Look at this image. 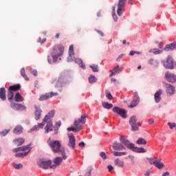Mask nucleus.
<instances>
[{
    "instance_id": "nucleus-1",
    "label": "nucleus",
    "mask_w": 176,
    "mask_h": 176,
    "mask_svg": "<svg viewBox=\"0 0 176 176\" xmlns=\"http://www.w3.org/2000/svg\"><path fill=\"white\" fill-rule=\"evenodd\" d=\"M120 141L121 144H124V145H125V146H126L128 149H131V151H133V152H137V153H145L146 152V151H145V148L142 147H135L134 146V144L131 143L129 140L124 138V137L123 136L120 137Z\"/></svg>"
},
{
    "instance_id": "nucleus-2",
    "label": "nucleus",
    "mask_w": 176,
    "mask_h": 176,
    "mask_svg": "<svg viewBox=\"0 0 176 176\" xmlns=\"http://www.w3.org/2000/svg\"><path fill=\"white\" fill-rule=\"evenodd\" d=\"M67 61L69 63L71 61H75V63L78 64L80 68H82V69H86V65H85L83 60H82L80 58H75V52H74V45H71L69 46Z\"/></svg>"
},
{
    "instance_id": "nucleus-3",
    "label": "nucleus",
    "mask_w": 176,
    "mask_h": 176,
    "mask_svg": "<svg viewBox=\"0 0 176 176\" xmlns=\"http://www.w3.org/2000/svg\"><path fill=\"white\" fill-rule=\"evenodd\" d=\"M64 50L65 47L63 44H58L53 47L51 55L52 56L54 63L57 62L58 57H61L64 54Z\"/></svg>"
},
{
    "instance_id": "nucleus-4",
    "label": "nucleus",
    "mask_w": 176,
    "mask_h": 176,
    "mask_svg": "<svg viewBox=\"0 0 176 176\" xmlns=\"http://www.w3.org/2000/svg\"><path fill=\"white\" fill-rule=\"evenodd\" d=\"M14 153H17V152H24V153H18L15 154V157H24L31 152V144H29L28 146H23L21 147H18L16 148H14L13 150Z\"/></svg>"
},
{
    "instance_id": "nucleus-5",
    "label": "nucleus",
    "mask_w": 176,
    "mask_h": 176,
    "mask_svg": "<svg viewBox=\"0 0 176 176\" xmlns=\"http://www.w3.org/2000/svg\"><path fill=\"white\" fill-rule=\"evenodd\" d=\"M162 63L166 69H174L176 67V62L171 56H168L166 60H162Z\"/></svg>"
},
{
    "instance_id": "nucleus-6",
    "label": "nucleus",
    "mask_w": 176,
    "mask_h": 176,
    "mask_svg": "<svg viewBox=\"0 0 176 176\" xmlns=\"http://www.w3.org/2000/svg\"><path fill=\"white\" fill-rule=\"evenodd\" d=\"M47 144L54 153H58L61 150V143L58 140H50L49 138Z\"/></svg>"
},
{
    "instance_id": "nucleus-7",
    "label": "nucleus",
    "mask_w": 176,
    "mask_h": 176,
    "mask_svg": "<svg viewBox=\"0 0 176 176\" xmlns=\"http://www.w3.org/2000/svg\"><path fill=\"white\" fill-rule=\"evenodd\" d=\"M38 166L43 170H47V168H56V165H52V160H46L45 159H41L38 162Z\"/></svg>"
},
{
    "instance_id": "nucleus-8",
    "label": "nucleus",
    "mask_w": 176,
    "mask_h": 176,
    "mask_svg": "<svg viewBox=\"0 0 176 176\" xmlns=\"http://www.w3.org/2000/svg\"><path fill=\"white\" fill-rule=\"evenodd\" d=\"M113 112L114 113H116L117 115H119V116H121L122 119H126L127 118V111L124 109H122L118 107H115L112 109Z\"/></svg>"
},
{
    "instance_id": "nucleus-9",
    "label": "nucleus",
    "mask_w": 176,
    "mask_h": 176,
    "mask_svg": "<svg viewBox=\"0 0 176 176\" xmlns=\"http://www.w3.org/2000/svg\"><path fill=\"white\" fill-rule=\"evenodd\" d=\"M67 83H68V80H67V77L65 76V74L61 73L59 75V77L56 83V87H63V86H65Z\"/></svg>"
},
{
    "instance_id": "nucleus-10",
    "label": "nucleus",
    "mask_w": 176,
    "mask_h": 176,
    "mask_svg": "<svg viewBox=\"0 0 176 176\" xmlns=\"http://www.w3.org/2000/svg\"><path fill=\"white\" fill-rule=\"evenodd\" d=\"M86 119H87V116L86 114H82L80 118L74 120V126H83L86 123Z\"/></svg>"
},
{
    "instance_id": "nucleus-11",
    "label": "nucleus",
    "mask_w": 176,
    "mask_h": 176,
    "mask_svg": "<svg viewBox=\"0 0 176 176\" xmlns=\"http://www.w3.org/2000/svg\"><path fill=\"white\" fill-rule=\"evenodd\" d=\"M126 1V0H119L117 10V14L118 16H122V14H123V12H122V10L124 9Z\"/></svg>"
},
{
    "instance_id": "nucleus-12",
    "label": "nucleus",
    "mask_w": 176,
    "mask_h": 176,
    "mask_svg": "<svg viewBox=\"0 0 176 176\" xmlns=\"http://www.w3.org/2000/svg\"><path fill=\"white\" fill-rule=\"evenodd\" d=\"M165 79L168 81L170 82V83H175L176 82V75L170 73V72H167L165 74Z\"/></svg>"
},
{
    "instance_id": "nucleus-13",
    "label": "nucleus",
    "mask_w": 176,
    "mask_h": 176,
    "mask_svg": "<svg viewBox=\"0 0 176 176\" xmlns=\"http://www.w3.org/2000/svg\"><path fill=\"white\" fill-rule=\"evenodd\" d=\"M69 138V143L67 144L68 146L72 149H75V146L76 145V140L75 139V136L74 134H70L68 135Z\"/></svg>"
},
{
    "instance_id": "nucleus-14",
    "label": "nucleus",
    "mask_w": 176,
    "mask_h": 176,
    "mask_svg": "<svg viewBox=\"0 0 176 176\" xmlns=\"http://www.w3.org/2000/svg\"><path fill=\"white\" fill-rule=\"evenodd\" d=\"M10 107L12 109H14L15 111H25L27 109V107H25V106L15 102L11 103Z\"/></svg>"
},
{
    "instance_id": "nucleus-15",
    "label": "nucleus",
    "mask_w": 176,
    "mask_h": 176,
    "mask_svg": "<svg viewBox=\"0 0 176 176\" xmlns=\"http://www.w3.org/2000/svg\"><path fill=\"white\" fill-rule=\"evenodd\" d=\"M129 123L132 127L133 131H138L140 129L137 126V118L135 116H132L129 120Z\"/></svg>"
},
{
    "instance_id": "nucleus-16",
    "label": "nucleus",
    "mask_w": 176,
    "mask_h": 176,
    "mask_svg": "<svg viewBox=\"0 0 176 176\" xmlns=\"http://www.w3.org/2000/svg\"><path fill=\"white\" fill-rule=\"evenodd\" d=\"M53 96H58V94L57 92L47 93L44 95H41L40 96V98H38V100H39V101H45L46 100H49V98H52V97H53Z\"/></svg>"
},
{
    "instance_id": "nucleus-17",
    "label": "nucleus",
    "mask_w": 176,
    "mask_h": 176,
    "mask_svg": "<svg viewBox=\"0 0 176 176\" xmlns=\"http://www.w3.org/2000/svg\"><path fill=\"white\" fill-rule=\"evenodd\" d=\"M56 114V110H51L49 111L44 117L43 121V122H52V118H54V115Z\"/></svg>"
},
{
    "instance_id": "nucleus-18",
    "label": "nucleus",
    "mask_w": 176,
    "mask_h": 176,
    "mask_svg": "<svg viewBox=\"0 0 176 176\" xmlns=\"http://www.w3.org/2000/svg\"><path fill=\"white\" fill-rule=\"evenodd\" d=\"M164 87L166 88V93L168 94L173 95L174 93H175V87L174 86L168 84V83H165L164 84Z\"/></svg>"
},
{
    "instance_id": "nucleus-19",
    "label": "nucleus",
    "mask_w": 176,
    "mask_h": 176,
    "mask_svg": "<svg viewBox=\"0 0 176 176\" xmlns=\"http://www.w3.org/2000/svg\"><path fill=\"white\" fill-rule=\"evenodd\" d=\"M45 127V122H43L41 123H38L37 125H34L32 129L28 131V133H32V131H39L41 129H43Z\"/></svg>"
},
{
    "instance_id": "nucleus-20",
    "label": "nucleus",
    "mask_w": 176,
    "mask_h": 176,
    "mask_svg": "<svg viewBox=\"0 0 176 176\" xmlns=\"http://www.w3.org/2000/svg\"><path fill=\"white\" fill-rule=\"evenodd\" d=\"M162 94H163V91L162 89H159L154 94V99L157 104L162 100Z\"/></svg>"
},
{
    "instance_id": "nucleus-21",
    "label": "nucleus",
    "mask_w": 176,
    "mask_h": 176,
    "mask_svg": "<svg viewBox=\"0 0 176 176\" xmlns=\"http://www.w3.org/2000/svg\"><path fill=\"white\" fill-rule=\"evenodd\" d=\"M35 111H34V119L35 120H39L41 119V116H42V109L41 108L35 106Z\"/></svg>"
},
{
    "instance_id": "nucleus-22",
    "label": "nucleus",
    "mask_w": 176,
    "mask_h": 176,
    "mask_svg": "<svg viewBox=\"0 0 176 176\" xmlns=\"http://www.w3.org/2000/svg\"><path fill=\"white\" fill-rule=\"evenodd\" d=\"M44 123H47L45 129V132L46 133H50V131H53V122L52 121H47L44 122Z\"/></svg>"
},
{
    "instance_id": "nucleus-23",
    "label": "nucleus",
    "mask_w": 176,
    "mask_h": 176,
    "mask_svg": "<svg viewBox=\"0 0 176 176\" xmlns=\"http://www.w3.org/2000/svg\"><path fill=\"white\" fill-rule=\"evenodd\" d=\"M113 148L114 151H123V149H126V147L121 143L114 142L113 144Z\"/></svg>"
},
{
    "instance_id": "nucleus-24",
    "label": "nucleus",
    "mask_w": 176,
    "mask_h": 176,
    "mask_svg": "<svg viewBox=\"0 0 176 176\" xmlns=\"http://www.w3.org/2000/svg\"><path fill=\"white\" fill-rule=\"evenodd\" d=\"M175 49H176V42L170 44H168L164 47L165 52H170V50H175Z\"/></svg>"
},
{
    "instance_id": "nucleus-25",
    "label": "nucleus",
    "mask_w": 176,
    "mask_h": 176,
    "mask_svg": "<svg viewBox=\"0 0 176 176\" xmlns=\"http://www.w3.org/2000/svg\"><path fill=\"white\" fill-rule=\"evenodd\" d=\"M67 131H74L75 133H78V131H80V130H83V126H75V127H69L67 129Z\"/></svg>"
},
{
    "instance_id": "nucleus-26",
    "label": "nucleus",
    "mask_w": 176,
    "mask_h": 176,
    "mask_svg": "<svg viewBox=\"0 0 176 176\" xmlns=\"http://www.w3.org/2000/svg\"><path fill=\"white\" fill-rule=\"evenodd\" d=\"M20 89H21V85H20V84H16V85L10 86V87L8 88V89L12 92L19 91Z\"/></svg>"
},
{
    "instance_id": "nucleus-27",
    "label": "nucleus",
    "mask_w": 176,
    "mask_h": 176,
    "mask_svg": "<svg viewBox=\"0 0 176 176\" xmlns=\"http://www.w3.org/2000/svg\"><path fill=\"white\" fill-rule=\"evenodd\" d=\"M0 98L2 101H5V100H6V90L3 87L0 89Z\"/></svg>"
},
{
    "instance_id": "nucleus-28",
    "label": "nucleus",
    "mask_w": 176,
    "mask_h": 176,
    "mask_svg": "<svg viewBox=\"0 0 176 176\" xmlns=\"http://www.w3.org/2000/svg\"><path fill=\"white\" fill-rule=\"evenodd\" d=\"M14 100L16 102H23V101H24V98L18 92L14 96Z\"/></svg>"
},
{
    "instance_id": "nucleus-29",
    "label": "nucleus",
    "mask_w": 176,
    "mask_h": 176,
    "mask_svg": "<svg viewBox=\"0 0 176 176\" xmlns=\"http://www.w3.org/2000/svg\"><path fill=\"white\" fill-rule=\"evenodd\" d=\"M55 168L56 166H60L61 164V163H63V158L61 157H56L53 160Z\"/></svg>"
},
{
    "instance_id": "nucleus-30",
    "label": "nucleus",
    "mask_w": 176,
    "mask_h": 176,
    "mask_svg": "<svg viewBox=\"0 0 176 176\" xmlns=\"http://www.w3.org/2000/svg\"><path fill=\"white\" fill-rule=\"evenodd\" d=\"M154 166H155V167H157V168H158L159 170H162V168H164V167H165L164 164H163V162H162L159 160H157L155 162Z\"/></svg>"
},
{
    "instance_id": "nucleus-31",
    "label": "nucleus",
    "mask_w": 176,
    "mask_h": 176,
    "mask_svg": "<svg viewBox=\"0 0 176 176\" xmlns=\"http://www.w3.org/2000/svg\"><path fill=\"white\" fill-rule=\"evenodd\" d=\"M114 163L116 166H118V167L123 168L124 166V162L120 160L119 158L116 159Z\"/></svg>"
},
{
    "instance_id": "nucleus-32",
    "label": "nucleus",
    "mask_w": 176,
    "mask_h": 176,
    "mask_svg": "<svg viewBox=\"0 0 176 176\" xmlns=\"http://www.w3.org/2000/svg\"><path fill=\"white\" fill-rule=\"evenodd\" d=\"M23 133V126L18 125L14 129V134H21Z\"/></svg>"
},
{
    "instance_id": "nucleus-33",
    "label": "nucleus",
    "mask_w": 176,
    "mask_h": 176,
    "mask_svg": "<svg viewBox=\"0 0 176 176\" xmlns=\"http://www.w3.org/2000/svg\"><path fill=\"white\" fill-rule=\"evenodd\" d=\"M102 107L104 109H111L113 107V104H112V103H108L107 102H103Z\"/></svg>"
},
{
    "instance_id": "nucleus-34",
    "label": "nucleus",
    "mask_w": 176,
    "mask_h": 176,
    "mask_svg": "<svg viewBox=\"0 0 176 176\" xmlns=\"http://www.w3.org/2000/svg\"><path fill=\"white\" fill-rule=\"evenodd\" d=\"M7 97H8V100H10V102H12V100L14 97V94L13 93V91L8 89Z\"/></svg>"
},
{
    "instance_id": "nucleus-35",
    "label": "nucleus",
    "mask_w": 176,
    "mask_h": 176,
    "mask_svg": "<svg viewBox=\"0 0 176 176\" xmlns=\"http://www.w3.org/2000/svg\"><path fill=\"white\" fill-rule=\"evenodd\" d=\"M14 144H16V145H18V146H20V145H23V144H24L25 140L23 138H19V139H16L14 140Z\"/></svg>"
},
{
    "instance_id": "nucleus-36",
    "label": "nucleus",
    "mask_w": 176,
    "mask_h": 176,
    "mask_svg": "<svg viewBox=\"0 0 176 176\" xmlns=\"http://www.w3.org/2000/svg\"><path fill=\"white\" fill-rule=\"evenodd\" d=\"M136 144H138V145H146V140H145V139L140 138L137 142Z\"/></svg>"
},
{
    "instance_id": "nucleus-37",
    "label": "nucleus",
    "mask_w": 176,
    "mask_h": 176,
    "mask_svg": "<svg viewBox=\"0 0 176 176\" xmlns=\"http://www.w3.org/2000/svg\"><path fill=\"white\" fill-rule=\"evenodd\" d=\"M162 50H160L159 49H151L149 50V53H153V54H162Z\"/></svg>"
},
{
    "instance_id": "nucleus-38",
    "label": "nucleus",
    "mask_w": 176,
    "mask_h": 176,
    "mask_svg": "<svg viewBox=\"0 0 176 176\" xmlns=\"http://www.w3.org/2000/svg\"><path fill=\"white\" fill-rule=\"evenodd\" d=\"M59 152H60L61 153L62 160H67V159L68 158V156H67V154L65 153V150L60 149Z\"/></svg>"
},
{
    "instance_id": "nucleus-39",
    "label": "nucleus",
    "mask_w": 176,
    "mask_h": 176,
    "mask_svg": "<svg viewBox=\"0 0 176 176\" xmlns=\"http://www.w3.org/2000/svg\"><path fill=\"white\" fill-rule=\"evenodd\" d=\"M21 75L23 76V78H24L25 80H30V78H28V76L25 75V69L24 68H22L21 69Z\"/></svg>"
},
{
    "instance_id": "nucleus-40",
    "label": "nucleus",
    "mask_w": 176,
    "mask_h": 176,
    "mask_svg": "<svg viewBox=\"0 0 176 176\" xmlns=\"http://www.w3.org/2000/svg\"><path fill=\"white\" fill-rule=\"evenodd\" d=\"M138 102H140V100L133 99V101L131 102L130 104V108H134L135 107H137V105H138Z\"/></svg>"
},
{
    "instance_id": "nucleus-41",
    "label": "nucleus",
    "mask_w": 176,
    "mask_h": 176,
    "mask_svg": "<svg viewBox=\"0 0 176 176\" xmlns=\"http://www.w3.org/2000/svg\"><path fill=\"white\" fill-rule=\"evenodd\" d=\"M113 72L116 75V74H120L122 72V67L120 66L117 65L113 70Z\"/></svg>"
},
{
    "instance_id": "nucleus-42",
    "label": "nucleus",
    "mask_w": 176,
    "mask_h": 176,
    "mask_svg": "<svg viewBox=\"0 0 176 176\" xmlns=\"http://www.w3.org/2000/svg\"><path fill=\"white\" fill-rule=\"evenodd\" d=\"M89 68H91L93 72H98V65H89Z\"/></svg>"
},
{
    "instance_id": "nucleus-43",
    "label": "nucleus",
    "mask_w": 176,
    "mask_h": 176,
    "mask_svg": "<svg viewBox=\"0 0 176 176\" xmlns=\"http://www.w3.org/2000/svg\"><path fill=\"white\" fill-rule=\"evenodd\" d=\"M89 83H94L95 82H97V78H96V76L91 75L89 78Z\"/></svg>"
},
{
    "instance_id": "nucleus-44",
    "label": "nucleus",
    "mask_w": 176,
    "mask_h": 176,
    "mask_svg": "<svg viewBox=\"0 0 176 176\" xmlns=\"http://www.w3.org/2000/svg\"><path fill=\"white\" fill-rule=\"evenodd\" d=\"M148 64L151 65H157L159 63H157V60H155L153 58H151L148 60Z\"/></svg>"
},
{
    "instance_id": "nucleus-45",
    "label": "nucleus",
    "mask_w": 176,
    "mask_h": 176,
    "mask_svg": "<svg viewBox=\"0 0 176 176\" xmlns=\"http://www.w3.org/2000/svg\"><path fill=\"white\" fill-rule=\"evenodd\" d=\"M9 131H10V130L9 129L2 131L1 132H0V135H1V137H5V135L9 133Z\"/></svg>"
},
{
    "instance_id": "nucleus-46",
    "label": "nucleus",
    "mask_w": 176,
    "mask_h": 176,
    "mask_svg": "<svg viewBox=\"0 0 176 176\" xmlns=\"http://www.w3.org/2000/svg\"><path fill=\"white\" fill-rule=\"evenodd\" d=\"M14 168H15L16 170H20L23 167V164H13Z\"/></svg>"
},
{
    "instance_id": "nucleus-47",
    "label": "nucleus",
    "mask_w": 176,
    "mask_h": 176,
    "mask_svg": "<svg viewBox=\"0 0 176 176\" xmlns=\"http://www.w3.org/2000/svg\"><path fill=\"white\" fill-rule=\"evenodd\" d=\"M168 126H169L170 130H173V129L176 127V124L175 122H168Z\"/></svg>"
},
{
    "instance_id": "nucleus-48",
    "label": "nucleus",
    "mask_w": 176,
    "mask_h": 176,
    "mask_svg": "<svg viewBox=\"0 0 176 176\" xmlns=\"http://www.w3.org/2000/svg\"><path fill=\"white\" fill-rule=\"evenodd\" d=\"M133 100H137L138 101H140V96H138V92H134Z\"/></svg>"
},
{
    "instance_id": "nucleus-49",
    "label": "nucleus",
    "mask_w": 176,
    "mask_h": 176,
    "mask_svg": "<svg viewBox=\"0 0 176 176\" xmlns=\"http://www.w3.org/2000/svg\"><path fill=\"white\" fill-rule=\"evenodd\" d=\"M100 157H102L104 160H105L107 157V154H105V153L102 151L100 153Z\"/></svg>"
},
{
    "instance_id": "nucleus-50",
    "label": "nucleus",
    "mask_w": 176,
    "mask_h": 176,
    "mask_svg": "<svg viewBox=\"0 0 176 176\" xmlns=\"http://www.w3.org/2000/svg\"><path fill=\"white\" fill-rule=\"evenodd\" d=\"M55 129H60V127H61V121H58L57 122H56L55 124Z\"/></svg>"
},
{
    "instance_id": "nucleus-51",
    "label": "nucleus",
    "mask_w": 176,
    "mask_h": 176,
    "mask_svg": "<svg viewBox=\"0 0 176 176\" xmlns=\"http://www.w3.org/2000/svg\"><path fill=\"white\" fill-rule=\"evenodd\" d=\"M106 97L108 98V100H112V98H113L112 94H111V92L106 93Z\"/></svg>"
},
{
    "instance_id": "nucleus-52",
    "label": "nucleus",
    "mask_w": 176,
    "mask_h": 176,
    "mask_svg": "<svg viewBox=\"0 0 176 176\" xmlns=\"http://www.w3.org/2000/svg\"><path fill=\"white\" fill-rule=\"evenodd\" d=\"M112 16L114 21L116 23V21H118V16L116 15V13L113 12Z\"/></svg>"
},
{
    "instance_id": "nucleus-53",
    "label": "nucleus",
    "mask_w": 176,
    "mask_h": 176,
    "mask_svg": "<svg viewBox=\"0 0 176 176\" xmlns=\"http://www.w3.org/2000/svg\"><path fill=\"white\" fill-rule=\"evenodd\" d=\"M149 163L150 164H154L155 166V162H157V160H153V158H148Z\"/></svg>"
},
{
    "instance_id": "nucleus-54",
    "label": "nucleus",
    "mask_w": 176,
    "mask_h": 176,
    "mask_svg": "<svg viewBox=\"0 0 176 176\" xmlns=\"http://www.w3.org/2000/svg\"><path fill=\"white\" fill-rule=\"evenodd\" d=\"M78 146L80 147V148H85V142H81L78 144Z\"/></svg>"
},
{
    "instance_id": "nucleus-55",
    "label": "nucleus",
    "mask_w": 176,
    "mask_h": 176,
    "mask_svg": "<svg viewBox=\"0 0 176 176\" xmlns=\"http://www.w3.org/2000/svg\"><path fill=\"white\" fill-rule=\"evenodd\" d=\"M31 73L32 75H34V76H36L38 75V72H36V70H32Z\"/></svg>"
},
{
    "instance_id": "nucleus-56",
    "label": "nucleus",
    "mask_w": 176,
    "mask_h": 176,
    "mask_svg": "<svg viewBox=\"0 0 176 176\" xmlns=\"http://www.w3.org/2000/svg\"><path fill=\"white\" fill-rule=\"evenodd\" d=\"M38 42H39L40 43H45V42H46V38H43L42 41L41 38H39Z\"/></svg>"
},
{
    "instance_id": "nucleus-57",
    "label": "nucleus",
    "mask_w": 176,
    "mask_h": 176,
    "mask_svg": "<svg viewBox=\"0 0 176 176\" xmlns=\"http://www.w3.org/2000/svg\"><path fill=\"white\" fill-rule=\"evenodd\" d=\"M86 176H91V169H89L88 172L85 173Z\"/></svg>"
},
{
    "instance_id": "nucleus-58",
    "label": "nucleus",
    "mask_w": 176,
    "mask_h": 176,
    "mask_svg": "<svg viewBox=\"0 0 176 176\" xmlns=\"http://www.w3.org/2000/svg\"><path fill=\"white\" fill-rule=\"evenodd\" d=\"M113 155H114V156H121L120 152H118V151H114Z\"/></svg>"
},
{
    "instance_id": "nucleus-59",
    "label": "nucleus",
    "mask_w": 176,
    "mask_h": 176,
    "mask_svg": "<svg viewBox=\"0 0 176 176\" xmlns=\"http://www.w3.org/2000/svg\"><path fill=\"white\" fill-rule=\"evenodd\" d=\"M107 168H108L109 171H112V170H113V166H112V165H109L107 166Z\"/></svg>"
},
{
    "instance_id": "nucleus-60",
    "label": "nucleus",
    "mask_w": 176,
    "mask_h": 176,
    "mask_svg": "<svg viewBox=\"0 0 176 176\" xmlns=\"http://www.w3.org/2000/svg\"><path fill=\"white\" fill-rule=\"evenodd\" d=\"M96 31L98 32V34H99L100 35H101V36H104V33L102 31L96 30Z\"/></svg>"
},
{
    "instance_id": "nucleus-61",
    "label": "nucleus",
    "mask_w": 176,
    "mask_h": 176,
    "mask_svg": "<svg viewBox=\"0 0 176 176\" xmlns=\"http://www.w3.org/2000/svg\"><path fill=\"white\" fill-rule=\"evenodd\" d=\"M155 122V120H153V119L151 118L149 120H148V124H153V123Z\"/></svg>"
},
{
    "instance_id": "nucleus-62",
    "label": "nucleus",
    "mask_w": 176,
    "mask_h": 176,
    "mask_svg": "<svg viewBox=\"0 0 176 176\" xmlns=\"http://www.w3.org/2000/svg\"><path fill=\"white\" fill-rule=\"evenodd\" d=\"M159 49H163V43H160L158 45Z\"/></svg>"
},
{
    "instance_id": "nucleus-63",
    "label": "nucleus",
    "mask_w": 176,
    "mask_h": 176,
    "mask_svg": "<svg viewBox=\"0 0 176 176\" xmlns=\"http://www.w3.org/2000/svg\"><path fill=\"white\" fill-rule=\"evenodd\" d=\"M169 175H170V173H168V172H165L162 175V176H169Z\"/></svg>"
},
{
    "instance_id": "nucleus-64",
    "label": "nucleus",
    "mask_w": 176,
    "mask_h": 176,
    "mask_svg": "<svg viewBox=\"0 0 176 176\" xmlns=\"http://www.w3.org/2000/svg\"><path fill=\"white\" fill-rule=\"evenodd\" d=\"M135 54V51H131L129 53V56H134Z\"/></svg>"
}]
</instances>
